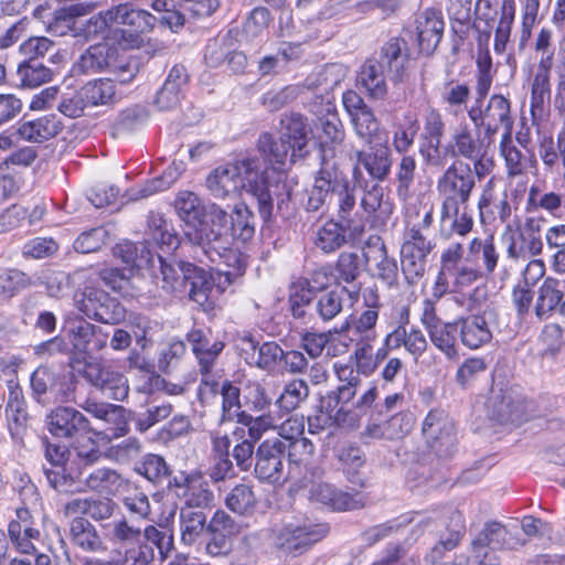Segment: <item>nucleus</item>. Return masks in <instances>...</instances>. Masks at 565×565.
I'll use <instances>...</instances> for the list:
<instances>
[{"mask_svg": "<svg viewBox=\"0 0 565 565\" xmlns=\"http://www.w3.org/2000/svg\"><path fill=\"white\" fill-rule=\"evenodd\" d=\"M282 177L275 171H260L257 158H244L216 168L207 177L206 186L216 199L236 195L245 190L257 200L259 214L267 221L273 215L275 201L280 209L290 199L291 189Z\"/></svg>", "mask_w": 565, "mask_h": 565, "instance_id": "obj_1", "label": "nucleus"}, {"mask_svg": "<svg viewBox=\"0 0 565 565\" xmlns=\"http://www.w3.org/2000/svg\"><path fill=\"white\" fill-rule=\"evenodd\" d=\"M365 262L372 275L388 287L398 285V266L395 258L390 257L386 245L379 236H371L363 250Z\"/></svg>", "mask_w": 565, "mask_h": 565, "instance_id": "obj_17", "label": "nucleus"}, {"mask_svg": "<svg viewBox=\"0 0 565 565\" xmlns=\"http://www.w3.org/2000/svg\"><path fill=\"white\" fill-rule=\"evenodd\" d=\"M49 431L57 438H74L89 433L90 423L78 409L57 406L46 417Z\"/></svg>", "mask_w": 565, "mask_h": 565, "instance_id": "obj_18", "label": "nucleus"}, {"mask_svg": "<svg viewBox=\"0 0 565 565\" xmlns=\"http://www.w3.org/2000/svg\"><path fill=\"white\" fill-rule=\"evenodd\" d=\"M329 532L328 524H303L286 526L280 533V547L294 555L302 554Z\"/></svg>", "mask_w": 565, "mask_h": 565, "instance_id": "obj_20", "label": "nucleus"}, {"mask_svg": "<svg viewBox=\"0 0 565 565\" xmlns=\"http://www.w3.org/2000/svg\"><path fill=\"white\" fill-rule=\"evenodd\" d=\"M114 255L131 267L141 268L152 263V255L146 242L122 241L114 247Z\"/></svg>", "mask_w": 565, "mask_h": 565, "instance_id": "obj_54", "label": "nucleus"}, {"mask_svg": "<svg viewBox=\"0 0 565 565\" xmlns=\"http://www.w3.org/2000/svg\"><path fill=\"white\" fill-rule=\"evenodd\" d=\"M434 347L449 360L458 358L457 334L458 326L455 322H444L427 331Z\"/></svg>", "mask_w": 565, "mask_h": 565, "instance_id": "obj_48", "label": "nucleus"}, {"mask_svg": "<svg viewBox=\"0 0 565 565\" xmlns=\"http://www.w3.org/2000/svg\"><path fill=\"white\" fill-rule=\"evenodd\" d=\"M431 249L403 244L401 247L402 273L409 285L416 284L425 274L426 258Z\"/></svg>", "mask_w": 565, "mask_h": 565, "instance_id": "obj_40", "label": "nucleus"}, {"mask_svg": "<svg viewBox=\"0 0 565 565\" xmlns=\"http://www.w3.org/2000/svg\"><path fill=\"white\" fill-rule=\"evenodd\" d=\"M181 174V164L173 163L160 177L154 178L138 188L131 189L129 199L140 200L148 198L157 192L164 191L174 184Z\"/></svg>", "mask_w": 565, "mask_h": 565, "instance_id": "obj_50", "label": "nucleus"}, {"mask_svg": "<svg viewBox=\"0 0 565 565\" xmlns=\"http://www.w3.org/2000/svg\"><path fill=\"white\" fill-rule=\"evenodd\" d=\"M125 480L120 473L108 467H100L89 471L82 478V493L92 491L99 494H116L124 486Z\"/></svg>", "mask_w": 565, "mask_h": 565, "instance_id": "obj_35", "label": "nucleus"}, {"mask_svg": "<svg viewBox=\"0 0 565 565\" xmlns=\"http://www.w3.org/2000/svg\"><path fill=\"white\" fill-rule=\"evenodd\" d=\"M76 302L83 313L102 323L115 324L125 319V309L119 301L97 287H85L81 298L76 295Z\"/></svg>", "mask_w": 565, "mask_h": 565, "instance_id": "obj_11", "label": "nucleus"}, {"mask_svg": "<svg viewBox=\"0 0 565 565\" xmlns=\"http://www.w3.org/2000/svg\"><path fill=\"white\" fill-rule=\"evenodd\" d=\"M536 294L534 313L540 320H547L556 311L565 317V294L561 280L546 277Z\"/></svg>", "mask_w": 565, "mask_h": 565, "instance_id": "obj_23", "label": "nucleus"}, {"mask_svg": "<svg viewBox=\"0 0 565 565\" xmlns=\"http://www.w3.org/2000/svg\"><path fill=\"white\" fill-rule=\"evenodd\" d=\"M358 388L359 386L340 385L322 397L321 407L337 425L350 428L359 426L356 415L345 408V405L355 397Z\"/></svg>", "mask_w": 565, "mask_h": 565, "instance_id": "obj_19", "label": "nucleus"}, {"mask_svg": "<svg viewBox=\"0 0 565 565\" xmlns=\"http://www.w3.org/2000/svg\"><path fill=\"white\" fill-rule=\"evenodd\" d=\"M309 393L310 390L305 380L292 379L284 385L282 392L275 404L280 411L288 414L298 408L308 398Z\"/></svg>", "mask_w": 565, "mask_h": 565, "instance_id": "obj_52", "label": "nucleus"}, {"mask_svg": "<svg viewBox=\"0 0 565 565\" xmlns=\"http://www.w3.org/2000/svg\"><path fill=\"white\" fill-rule=\"evenodd\" d=\"M476 188L471 166L456 160L437 180L441 203H468Z\"/></svg>", "mask_w": 565, "mask_h": 565, "instance_id": "obj_9", "label": "nucleus"}, {"mask_svg": "<svg viewBox=\"0 0 565 565\" xmlns=\"http://www.w3.org/2000/svg\"><path fill=\"white\" fill-rule=\"evenodd\" d=\"M62 128V121L57 116L50 114L22 122L18 128V134L26 141L42 142L57 136Z\"/></svg>", "mask_w": 565, "mask_h": 565, "instance_id": "obj_38", "label": "nucleus"}, {"mask_svg": "<svg viewBox=\"0 0 565 565\" xmlns=\"http://www.w3.org/2000/svg\"><path fill=\"white\" fill-rule=\"evenodd\" d=\"M286 443L279 438L266 439L255 452L254 472L257 479L270 484L282 483L288 473L285 469Z\"/></svg>", "mask_w": 565, "mask_h": 565, "instance_id": "obj_10", "label": "nucleus"}, {"mask_svg": "<svg viewBox=\"0 0 565 565\" xmlns=\"http://www.w3.org/2000/svg\"><path fill=\"white\" fill-rule=\"evenodd\" d=\"M74 71L79 74L118 71V81L121 83L130 82L135 76L127 65L120 64L117 47L108 42H100L86 49L74 63Z\"/></svg>", "mask_w": 565, "mask_h": 565, "instance_id": "obj_8", "label": "nucleus"}, {"mask_svg": "<svg viewBox=\"0 0 565 565\" xmlns=\"http://www.w3.org/2000/svg\"><path fill=\"white\" fill-rule=\"evenodd\" d=\"M232 437L236 441L232 449V457L242 471H248L253 466L256 452L254 450L255 443L245 438V429L243 427H236L232 433Z\"/></svg>", "mask_w": 565, "mask_h": 565, "instance_id": "obj_63", "label": "nucleus"}, {"mask_svg": "<svg viewBox=\"0 0 565 565\" xmlns=\"http://www.w3.org/2000/svg\"><path fill=\"white\" fill-rule=\"evenodd\" d=\"M217 215H214L213 225L216 228H211L203 236L201 243L196 245V259L204 263L203 257L215 265H224L226 269L218 268V271L224 273L227 277L239 276L243 274L246 262L241 252L232 247V242L227 234V227L220 224Z\"/></svg>", "mask_w": 565, "mask_h": 565, "instance_id": "obj_4", "label": "nucleus"}, {"mask_svg": "<svg viewBox=\"0 0 565 565\" xmlns=\"http://www.w3.org/2000/svg\"><path fill=\"white\" fill-rule=\"evenodd\" d=\"M174 209L180 220L185 224V236L196 246L203 241L201 234L207 233L211 228H216L214 215H217L220 224L225 222V210L215 203L203 204L201 199L192 191H180L174 200Z\"/></svg>", "mask_w": 565, "mask_h": 565, "instance_id": "obj_5", "label": "nucleus"}, {"mask_svg": "<svg viewBox=\"0 0 565 565\" xmlns=\"http://www.w3.org/2000/svg\"><path fill=\"white\" fill-rule=\"evenodd\" d=\"M367 145L366 149L354 150L353 152L355 159L353 177L360 183L359 178L362 175L361 168H363L372 182H383L391 174L393 164L392 150L386 142H371Z\"/></svg>", "mask_w": 565, "mask_h": 565, "instance_id": "obj_13", "label": "nucleus"}, {"mask_svg": "<svg viewBox=\"0 0 565 565\" xmlns=\"http://www.w3.org/2000/svg\"><path fill=\"white\" fill-rule=\"evenodd\" d=\"M225 504L232 512L238 515H250L257 505L253 487L246 483L235 486L227 493Z\"/></svg>", "mask_w": 565, "mask_h": 565, "instance_id": "obj_56", "label": "nucleus"}, {"mask_svg": "<svg viewBox=\"0 0 565 565\" xmlns=\"http://www.w3.org/2000/svg\"><path fill=\"white\" fill-rule=\"evenodd\" d=\"M160 274L156 282L169 294H186L189 299L204 307L213 288L212 275L189 262H167L158 256Z\"/></svg>", "mask_w": 565, "mask_h": 565, "instance_id": "obj_2", "label": "nucleus"}, {"mask_svg": "<svg viewBox=\"0 0 565 565\" xmlns=\"http://www.w3.org/2000/svg\"><path fill=\"white\" fill-rule=\"evenodd\" d=\"M257 150L264 159L265 163L271 166V169H265L264 171H275L281 173L282 180L286 183V175L282 171H279L275 166H285L290 161L291 148L280 137L275 139L269 132L260 134L257 140Z\"/></svg>", "mask_w": 565, "mask_h": 565, "instance_id": "obj_37", "label": "nucleus"}, {"mask_svg": "<svg viewBox=\"0 0 565 565\" xmlns=\"http://www.w3.org/2000/svg\"><path fill=\"white\" fill-rule=\"evenodd\" d=\"M480 218L483 224H504L511 216V205L505 193H494V181L489 180L478 202Z\"/></svg>", "mask_w": 565, "mask_h": 565, "instance_id": "obj_26", "label": "nucleus"}, {"mask_svg": "<svg viewBox=\"0 0 565 565\" xmlns=\"http://www.w3.org/2000/svg\"><path fill=\"white\" fill-rule=\"evenodd\" d=\"M473 28L479 33L478 43L480 46L488 45L498 12L493 8L491 0H477Z\"/></svg>", "mask_w": 565, "mask_h": 565, "instance_id": "obj_57", "label": "nucleus"}, {"mask_svg": "<svg viewBox=\"0 0 565 565\" xmlns=\"http://www.w3.org/2000/svg\"><path fill=\"white\" fill-rule=\"evenodd\" d=\"M449 520V535L446 539H440L425 557L426 562L430 564H435L441 558L445 551L454 550L465 534V521L459 511L452 512Z\"/></svg>", "mask_w": 565, "mask_h": 565, "instance_id": "obj_49", "label": "nucleus"}, {"mask_svg": "<svg viewBox=\"0 0 565 565\" xmlns=\"http://www.w3.org/2000/svg\"><path fill=\"white\" fill-rule=\"evenodd\" d=\"M473 227V218L467 203H441L440 233L445 237L452 234L466 236Z\"/></svg>", "mask_w": 565, "mask_h": 565, "instance_id": "obj_29", "label": "nucleus"}, {"mask_svg": "<svg viewBox=\"0 0 565 565\" xmlns=\"http://www.w3.org/2000/svg\"><path fill=\"white\" fill-rule=\"evenodd\" d=\"M17 74L23 87H38L52 81L54 72L43 62L22 61L17 68Z\"/></svg>", "mask_w": 565, "mask_h": 565, "instance_id": "obj_59", "label": "nucleus"}, {"mask_svg": "<svg viewBox=\"0 0 565 565\" xmlns=\"http://www.w3.org/2000/svg\"><path fill=\"white\" fill-rule=\"evenodd\" d=\"M373 60L377 61L392 81H402L409 60L406 41L401 38L390 39L382 45L379 56Z\"/></svg>", "mask_w": 565, "mask_h": 565, "instance_id": "obj_24", "label": "nucleus"}, {"mask_svg": "<svg viewBox=\"0 0 565 565\" xmlns=\"http://www.w3.org/2000/svg\"><path fill=\"white\" fill-rule=\"evenodd\" d=\"M423 434L439 457H449L456 447V427L444 411H430L423 423Z\"/></svg>", "mask_w": 565, "mask_h": 565, "instance_id": "obj_15", "label": "nucleus"}, {"mask_svg": "<svg viewBox=\"0 0 565 565\" xmlns=\"http://www.w3.org/2000/svg\"><path fill=\"white\" fill-rule=\"evenodd\" d=\"M43 473L49 486L60 494L73 495L82 493V475L79 468L63 466L58 468H47L43 466Z\"/></svg>", "mask_w": 565, "mask_h": 565, "instance_id": "obj_36", "label": "nucleus"}, {"mask_svg": "<svg viewBox=\"0 0 565 565\" xmlns=\"http://www.w3.org/2000/svg\"><path fill=\"white\" fill-rule=\"evenodd\" d=\"M419 131V120L415 113L406 111L403 119L393 125L392 145L398 153H406L414 145Z\"/></svg>", "mask_w": 565, "mask_h": 565, "instance_id": "obj_46", "label": "nucleus"}, {"mask_svg": "<svg viewBox=\"0 0 565 565\" xmlns=\"http://www.w3.org/2000/svg\"><path fill=\"white\" fill-rule=\"evenodd\" d=\"M135 471L145 477L153 484H161L166 480H170V467L166 459L156 454L145 455L136 465Z\"/></svg>", "mask_w": 565, "mask_h": 565, "instance_id": "obj_53", "label": "nucleus"}, {"mask_svg": "<svg viewBox=\"0 0 565 565\" xmlns=\"http://www.w3.org/2000/svg\"><path fill=\"white\" fill-rule=\"evenodd\" d=\"M385 189L381 182H373L369 185L365 182L364 194L361 199V206L367 214L379 213V216L386 217L393 211V205L384 199Z\"/></svg>", "mask_w": 565, "mask_h": 565, "instance_id": "obj_58", "label": "nucleus"}, {"mask_svg": "<svg viewBox=\"0 0 565 565\" xmlns=\"http://www.w3.org/2000/svg\"><path fill=\"white\" fill-rule=\"evenodd\" d=\"M415 23L420 52L426 55L433 54L444 34L445 22L441 11L426 9L417 15Z\"/></svg>", "mask_w": 565, "mask_h": 565, "instance_id": "obj_21", "label": "nucleus"}, {"mask_svg": "<svg viewBox=\"0 0 565 565\" xmlns=\"http://www.w3.org/2000/svg\"><path fill=\"white\" fill-rule=\"evenodd\" d=\"M320 113L316 122V128L319 131L320 168H328L329 164L339 166L337 158L345 138L343 124L329 100L322 105Z\"/></svg>", "mask_w": 565, "mask_h": 565, "instance_id": "obj_7", "label": "nucleus"}, {"mask_svg": "<svg viewBox=\"0 0 565 565\" xmlns=\"http://www.w3.org/2000/svg\"><path fill=\"white\" fill-rule=\"evenodd\" d=\"M71 542L88 553H104L107 546L96 526L84 516H75L70 523Z\"/></svg>", "mask_w": 565, "mask_h": 565, "instance_id": "obj_32", "label": "nucleus"}, {"mask_svg": "<svg viewBox=\"0 0 565 565\" xmlns=\"http://www.w3.org/2000/svg\"><path fill=\"white\" fill-rule=\"evenodd\" d=\"M488 408L490 417L501 424H520L526 417L524 399L512 392L493 394Z\"/></svg>", "mask_w": 565, "mask_h": 565, "instance_id": "obj_25", "label": "nucleus"}, {"mask_svg": "<svg viewBox=\"0 0 565 565\" xmlns=\"http://www.w3.org/2000/svg\"><path fill=\"white\" fill-rule=\"evenodd\" d=\"M491 143H488L484 139L476 137L468 125L463 124L459 126L451 135L449 150L452 157L465 158H477L479 153L488 150Z\"/></svg>", "mask_w": 565, "mask_h": 565, "instance_id": "obj_34", "label": "nucleus"}, {"mask_svg": "<svg viewBox=\"0 0 565 565\" xmlns=\"http://www.w3.org/2000/svg\"><path fill=\"white\" fill-rule=\"evenodd\" d=\"M308 499L312 503L329 507L333 511H350L363 507L358 495L341 491L330 483H312L308 491Z\"/></svg>", "mask_w": 565, "mask_h": 565, "instance_id": "obj_22", "label": "nucleus"}, {"mask_svg": "<svg viewBox=\"0 0 565 565\" xmlns=\"http://www.w3.org/2000/svg\"><path fill=\"white\" fill-rule=\"evenodd\" d=\"M254 352L257 351V358L254 364L263 371H274L284 359L282 348L275 341H266L262 344L247 334L242 338Z\"/></svg>", "mask_w": 565, "mask_h": 565, "instance_id": "obj_45", "label": "nucleus"}, {"mask_svg": "<svg viewBox=\"0 0 565 565\" xmlns=\"http://www.w3.org/2000/svg\"><path fill=\"white\" fill-rule=\"evenodd\" d=\"M484 98L477 95L467 114L475 128L484 135L488 143H492L501 127L511 132V103L500 94L492 95L486 104Z\"/></svg>", "mask_w": 565, "mask_h": 565, "instance_id": "obj_6", "label": "nucleus"}, {"mask_svg": "<svg viewBox=\"0 0 565 565\" xmlns=\"http://www.w3.org/2000/svg\"><path fill=\"white\" fill-rule=\"evenodd\" d=\"M285 130L280 138L291 148L290 162L303 159L308 153L307 120L298 113H292L281 119Z\"/></svg>", "mask_w": 565, "mask_h": 565, "instance_id": "obj_28", "label": "nucleus"}, {"mask_svg": "<svg viewBox=\"0 0 565 565\" xmlns=\"http://www.w3.org/2000/svg\"><path fill=\"white\" fill-rule=\"evenodd\" d=\"M224 225L227 227L230 242L235 238L245 243L255 234L254 215L245 204H236L232 214L225 211Z\"/></svg>", "mask_w": 565, "mask_h": 565, "instance_id": "obj_39", "label": "nucleus"}, {"mask_svg": "<svg viewBox=\"0 0 565 565\" xmlns=\"http://www.w3.org/2000/svg\"><path fill=\"white\" fill-rule=\"evenodd\" d=\"M141 535L143 544L154 550L160 562H163L173 550V534L169 531H161L154 525H148Z\"/></svg>", "mask_w": 565, "mask_h": 565, "instance_id": "obj_62", "label": "nucleus"}, {"mask_svg": "<svg viewBox=\"0 0 565 565\" xmlns=\"http://www.w3.org/2000/svg\"><path fill=\"white\" fill-rule=\"evenodd\" d=\"M189 74L183 65L177 64L169 74L157 93L154 104L161 110H169L177 107L182 97V89L188 84Z\"/></svg>", "mask_w": 565, "mask_h": 565, "instance_id": "obj_31", "label": "nucleus"}, {"mask_svg": "<svg viewBox=\"0 0 565 565\" xmlns=\"http://www.w3.org/2000/svg\"><path fill=\"white\" fill-rule=\"evenodd\" d=\"M322 206L338 210L341 222L350 226V214L355 206L354 189L339 166L320 168L310 190L307 210L318 211Z\"/></svg>", "mask_w": 565, "mask_h": 565, "instance_id": "obj_3", "label": "nucleus"}, {"mask_svg": "<svg viewBox=\"0 0 565 565\" xmlns=\"http://www.w3.org/2000/svg\"><path fill=\"white\" fill-rule=\"evenodd\" d=\"M553 55L554 53H550L540 58L531 79L530 114L534 125H540L548 114Z\"/></svg>", "mask_w": 565, "mask_h": 565, "instance_id": "obj_14", "label": "nucleus"}, {"mask_svg": "<svg viewBox=\"0 0 565 565\" xmlns=\"http://www.w3.org/2000/svg\"><path fill=\"white\" fill-rule=\"evenodd\" d=\"M179 521L181 542L185 545L194 544L204 531L207 532L206 514L203 510L182 507Z\"/></svg>", "mask_w": 565, "mask_h": 565, "instance_id": "obj_42", "label": "nucleus"}, {"mask_svg": "<svg viewBox=\"0 0 565 565\" xmlns=\"http://www.w3.org/2000/svg\"><path fill=\"white\" fill-rule=\"evenodd\" d=\"M345 243V230L339 223L330 221L319 228L316 246L324 253H332Z\"/></svg>", "mask_w": 565, "mask_h": 565, "instance_id": "obj_64", "label": "nucleus"}, {"mask_svg": "<svg viewBox=\"0 0 565 565\" xmlns=\"http://www.w3.org/2000/svg\"><path fill=\"white\" fill-rule=\"evenodd\" d=\"M348 296L350 292L345 287H335L320 292L315 301V309L319 318L328 322L338 317L343 311Z\"/></svg>", "mask_w": 565, "mask_h": 565, "instance_id": "obj_43", "label": "nucleus"}, {"mask_svg": "<svg viewBox=\"0 0 565 565\" xmlns=\"http://www.w3.org/2000/svg\"><path fill=\"white\" fill-rule=\"evenodd\" d=\"M476 65H477L476 93L480 97H486L491 88L493 75H494L492 57L490 55L488 45L480 46L478 44Z\"/></svg>", "mask_w": 565, "mask_h": 565, "instance_id": "obj_60", "label": "nucleus"}, {"mask_svg": "<svg viewBox=\"0 0 565 565\" xmlns=\"http://www.w3.org/2000/svg\"><path fill=\"white\" fill-rule=\"evenodd\" d=\"M81 90L88 108L110 105L115 102L116 89L111 79L100 78L86 83Z\"/></svg>", "mask_w": 565, "mask_h": 565, "instance_id": "obj_55", "label": "nucleus"}, {"mask_svg": "<svg viewBox=\"0 0 565 565\" xmlns=\"http://www.w3.org/2000/svg\"><path fill=\"white\" fill-rule=\"evenodd\" d=\"M386 75V71L371 57L361 66L359 83L371 98L383 99L387 94Z\"/></svg>", "mask_w": 565, "mask_h": 565, "instance_id": "obj_41", "label": "nucleus"}, {"mask_svg": "<svg viewBox=\"0 0 565 565\" xmlns=\"http://www.w3.org/2000/svg\"><path fill=\"white\" fill-rule=\"evenodd\" d=\"M461 342L469 349H479L492 339L487 312L483 315H470L456 320Z\"/></svg>", "mask_w": 565, "mask_h": 565, "instance_id": "obj_30", "label": "nucleus"}, {"mask_svg": "<svg viewBox=\"0 0 565 565\" xmlns=\"http://www.w3.org/2000/svg\"><path fill=\"white\" fill-rule=\"evenodd\" d=\"M500 153L504 158L509 177L523 174L531 162L530 152L520 150L511 138V132L505 131L500 141Z\"/></svg>", "mask_w": 565, "mask_h": 565, "instance_id": "obj_47", "label": "nucleus"}, {"mask_svg": "<svg viewBox=\"0 0 565 565\" xmlns=\"http://www.w3.org/2000/svg\"><path fill=\"white\" fill-rule=\"evenodd\" d=\"M341 81V67L337 64L324 65L318 71L311 73L303 82L302 93L305 89L310 92H319L320 96L328 93Z\"/></svg>", "mask_w": 565, "mask_h": 565, "instance_id": "obj_51", "label": "nucleus"}, {"mask_svg": "<svg viewBox=\"0 0 565 565\" xmlns=\"http://www.w3.org/2000/svg\"><path fill=\"white\" fill-rule=\"evenodd\" d=\"M185 339L196 359L202 383L211 384L213 387L216 386L217 383L214 381L213 373L225 343L221 340L212 342L206 332L199 328H192L186 333Z\"/></svg>", "mask_w": 565, "mask_h": 565, "instance_id": "obj_12", "label": "nucleus"}, {"mask_svg": "<svg viewBox=\"0 0 565 565\" xmlns=\"http://www.w3.org/2000/svg\"><path fill=\"white\" fill-rule=\"evenodd\" d=\"M55 372L47 366L38 367L31 375L32 394L38 403L47 405L52 403L53 383Z\"/></svg>", "mask_w": 565, "mask_h": 565, "instance_id": "obj_61", "label": "nucleus"}, {"mask_svg": "<svg viewBox=\"0 0 565 565\" xmlns=\"http://www.w3.org/2000/svg\"><path fill=\"white\" fill-rule=\"evenodd\" d=\"M525 542L518 537V533H513L498 522H490L484 525L478 536L472 540L471 546L478 552L482 547L491 550H514L524 545Z\"/></svg>", "mask_w": 565, "mask_h": 565, "instance_id": "obj_27", "label": "nucleus"}, {"mask_svg": "<svg viewBox=\"0 0 565 565\" xmlns=\"http://www.w3.org/2000/svg\"><path fill=\"white\" fill-rule=\"evenodd\" d=\"M177 497L184 500V507L202 510L212 504L214 494L209 483L200 473H181L174 476L168 483Z\"/></svg>", "mask_w": 565, "mask_h": 565, "instance_id": "obj_16", "label": "nucleus"}, {"mask_svg": "<svg viewBox=\"0 0 565 565\" xmlns=\"http://www.w3.org/2000/svg\"><path fill=\"white\" fill-rule=\"evenodd\" d=\"M70 340L76 353H94L106 345V340L96 333V327L84 320L72 328Z\"/></svg>", "mask_w": 565, "mask_h": 565, "instance_id": "obj_44", "label": "nucleus"}, {"mask_svg": "<svg viewBox=\"0 0 565 565\" xmlns=\"http://www.w3.org/2000/svg\"><path fill=\"white\" fill-rule=\"evenodd\" d=\"M109 10L114 24L128 25L140 33L150 32L157 22L154 15L137 8L132 2H122L110 7Z\"/></svg>", "mask_w": 565, "mask_h": 565, "instance_id": "obj_33", "label": "nucleus"}]
</instances>
